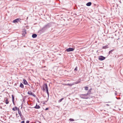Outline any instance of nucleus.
Masks as SVG:
<instances>
[{
  "instance_id": "f257e3e1",
  "label": "nucleus",
  "mask_w": 123,
  "mask_h": 123,
  "mask_svg": "<svg viewBox=\"0 0 123 123\" xmlns=\"http://www.w3.org/2000/svg\"><path fill=\"white\" fill-rule=\"evenodd\" d=\"M43 89L44 90H46L48 94H49L48 89L46 84H44L43 85Z\"/></svg>"
},
{
  "instance_id": "f03ea898",
  "label": "nucleus",
  "mask_w": 123,
  "mask_h": 123,
  "mask_svg": "<svg viewBox=\"0 0 123 123\" xmlns=\"http://www.w3.org/2000/svg\"><path fill=\"white\" fill-rule=\"evenodd\" d=\"M88 95V94H81L80 95V97L84 99H87L88 98V97L87 96Z\"/></svg>"
},
{
  "instance_id": "7ed1b4c3",
  "label": "nucleus",
  "mask_w": 123,
  "mask_h": 123,
  "mask_svg": "<svg viewBox=\"0 0 123 123\" xmlns=\"http://www.w3.org/2000/svg\"><path fill=\"white\" fill-rule=\"evenodd\" d=\"M105 58L103 56H101L98 57V59L100 61H102L105 59Z\"/></svg>"
},
{
  "instance_id": "20e7f679",
  "label": "nucleus",
  "mask_w": 123,
  "mask_h": 123,
  "mask_svg": "<svg viewBox=\"0 0 123 123\" xmlns=\"http://www.w3.org/2000/svg\"><path fill=\"white\" fill-rule=\"evenodd\" d=\"M74 50V49L73 48H69L67 49L66 51L67 52H70L73 51Z\"/></svg>"
},
{
  "instance_id": "39448f33",
  "label": "nucleus",
  "mask_w": 123,
  "mask_h": 123,
  "mask_svg": "<svg viewBox=\"0 0 123 123\" xmlns=\"http://www.w3.org/2000/svg\"><path fill=\"white\" fill-rule=\"evenodd\" d=\"M4 101L7 104H8L9 103V101H8V99L6 98H5Z\"/></svg>"
},
{
  "instance_id": "423d86ee",
  "label": "nucleus",
  "mask_w": 123,
  "mask_h": 123,
  "mask_svg": "<svg viewBox=\"0 0 123 123\" xmlns=\"http://www.w3.org/2000/svg\"><path fill=\"white\" fill-rule=\"evenodd\" d=\"M20 19L19 18H17L13 20V22L14 23H17Z\"/></svg>"
},
{
  "instance_id": "0eeeda50",
  "label": "nucleus",
  "mask_w": 123,
  "mask_h": 123,
  "mask_svg": "<svg viewBox=\"0 0 123 123\" xmlns=\"http://www.w3.org/2000/svg\"><path fill=\"white\" fill-rule=\"evenodd\" d=\"M23 83L24 84L26 85H27L28 84V83L24 79H23Z\"/></svg>"
},
{
  "instance_id": "6e6552de",
  "label": "nucleus",
  "mask_w": 123,
  "mask_h": 123,
  "mask_svg": "<svg viewBox=\"0 0 123 123\" xmlns=\"http://www.w3.org/2000/svg\"><path fill=\"white\" fill-rule=\"evenodd\" d=\"M18 113L19 115L22 118V114H21V112L18 109Z\"/></svg>"
},
{
  "instance_id": "1a4fd4ad",
  "label": "nucleus",
  "mask_w": 123,
  "mask_h": 123,
  "mask_svg": "<svg viewBox=\"0 0 123 123\" xmlns=\"http://www.w3.org/2000/svg\"><path fill=\"white\" fill-rule=\"evenodd\" d=\"M18 109L17 107H14L12 108V110L13 111H15L17 110Z\"/></svg>"
},
{
  "instance_id": "9d476101",
  "label": "nucleus",
  "mask_w": 123,
  "mask_h": 123,
  "mask_svg": "<svg viewBox=\"0 0 123 123\" xmlns=\"http://www.w3.org/2000/svg\"><path fill=\"white\" fill-rule=\"evenodd\" d=\"M91 4H92V3L91 2H89L87 3L86 4V5L87 6H90L91 5Z\"/></svg>"
},
{
  "instance_id": "9b49d317",
  "label": "nucleus",
  "mask_w": 123,
  "mask_h": 123,
  "mask_svg": "<svg viewBox=\"0 0 123 123\" xmlns=\"http://www.w3.org/2000/svg\"><path fill=\"white\" fill-rule=\"evenodd\" d=\"M36 109H39L40 108V107L39 105H37V104L34 107Z\"/></svg>"
},
{
  "instance_id": "f8f14e48",
  "label": "nucleus",
  "mask_w": 123,
  "mask_h": 123,
  "mask_svg": "<svg viewBox=\"0 0 123 123\" xmlns=\"http://www.w3.org/2000/svg\"><path fill=\"white\" fill-rule=\"evenodd\" d=\"M32 37L33 38H35L37 37V35L36 34H34L32 35Z\"/></svg>"
},
{
  "instance_id": "ddd939ff",
  "label": "nucleus",
  "mask_w": 123,
  "mask_h": 123,
  "mask_svg": "<svg viewBox=\"0 0 123 123\" xmlns=\"http://www.w3.org/2000/svg\"><path fill=\"white\" fill-rule=\"evenodd\" d=\"M12 102H13V104H14V97L13 95H12Z\"/></svg>"
},
{
  "instance_id": "4468645a",
  "label": "nucleus",
  "mask_w": 123,
  "mask_h": 123,
  "mask_svg": "<svg viewBox=\"0 0 123 123\" xmlns=\"http://www.w3.org/2000/svg\"><path fill=\"white\" fill-rule=\"evenodd\" d=\"M26 34V32L25 31H23L22 35L23 36H25V35Z\"/></svg>"
},
{
  "instance_id": "2eb2a0df",
  "label": "nucleus",
  "mask_w": 123,
  "mask_h": 123,
  "mask_svg": "<svg viewBox=\"0 0 123 123\" xmlns=\"http://www.w3.org/2000/svg\"><path fill=\"white\" fill-rule=\"evenodd\" d=\"M28 94L30 95H32V93L31 91H29L28 92Z\"/></svg>"
},
{
  "instance_id": "dca6fc26",
  "label": "nucleus",
  "mask_w": 123,
  "mask_h": 123,
  "mask_svg": "<svg viewBox=\"0 0 123 123\" xmlns=\"http://www.w3.org/2000/svg\"><path fill=\"white\" fill-rule=\"evenodd\" d=\"M20 86L22 88H23L24 87L22 83H21L20 85Z\"/></svg>"
},
{
  "instance_id": "f3484780",
  "label": "nucleus",
  "mask_w": 123,
  "mask_h": 123,
  "mask_svg": "<svg viewBox=\"0 0 123 123\" xmlns=\"http://www.w3.org/2000/svg\"><path fill=\"white\" fill-rule=\"evenodd\" d=\"M103 49H105L108 48L107 46H103Z\"/></svg>"
},
{
  "instance_id": "a211bd4d",
  "label": "nucleus",
  "mask_w": 123,
  "mask_h": 123,
  "mask_svg": "<svg viewBox=\"0 0 123 123\" xmlns=\"http://www.w3.org/2000/svg\"><path fill=\"white\" fill-rule=\"evenodd\" d=\"M88 87H87L86 86L85 87V89L86 90H88Z\"/></svg>"
},
{
  "instance_id": "6ab92c4d",
  "label": "nucleus",
  "mask_w": 123,
  "mask_h": 123,
  "mask_svg": "<svg viewBox=\"0 0 123 123\" xmlns=\"http://www.w3.org/2000/svg\"><path fill=\"white\" fill-rule=\"evenodd\" d=\"M69 120L70 121H74V120L72 118H70L69 119Z\"/></svg>"
},
{
  "instance_id": "aec40b11",
  "label": "nucleus",
  "mask_w": 123,
  "mask_h": 123,
  "mask_svg": "<svg viewBox=\"0 0 123 123\" xmlns=\"http://www.w3.org/2000/svg\"><path fill=\"white\" fill-rule=\"evenodd\" d=\"M63 99V98H62L60 100H59L58 101V102L60 103V102H61L62 101V100Z\"/></svg>"
},
{
  "instance_id": "412c9836",
  "label": "nucleus",
  "mask_w": 123,
  "mask_h": 123,
  "mask_svg": "<svg viewBox=\"0 0 123 123\" xmlns=\"http://www.w3.org/2000/svg\"><path fill=\"white\" fill-rule=\"evenodd\" d=\"M73 85V84H68L67 85H69V86H72V85Z\"/></svg>"
},
{
  "instance_id": "4be33fe9",
  "label": "nucleus",
  "mask_w": 123,
  "mask_h": 123,
  "mask_svg": "<svg viewBox=\"0 0 123 123\" xmlns=\"http://www.w3.org/2000/svg\"><path fill=\"white\" fill-rule=\"evenodd\" d=\"M32 95L34 97H35L36 96L33 93H32Z\"/></svg>"
},
{
  "instance_id": "5701e85b",
  "label": "nucleus",
  "mask_w": 123,
  "mask_h": 123,
  "mask_svg": "<svg viewBox=\"0 0 123 123\" xmlns=\"http://www.w3.org/2000/svg\"><path fill=\"white\" fill-rule=\"evenodd\" d=\"M77 70V67H76V68L74 69V70L75 71V70L76 71V70Z\"/></svg>"
},
{
  "instance_id": "b1692460",
  "label": "nucleus",
  "mask_w": 123,
  "mask_h": 123,
  "mask_svg": "<svg viewBox=\"0 0 123 123\" xmlns=\"http://www.w3.org/2000/svg\"><path fill=\"white\" fill-rule=\"evenodd\" d=\"M80 81H78V82L76 83V84H77V83H80Z\"/></svg>"
},
{
  "instance_id": "393cba45",
  "label": "nucleus",
  "mask_w": 123,
  "mask_h": 123,
  "mask_svg": "<svg viewBox=\"0 0 123 123\" xmlns=\"http://www.w3.org/2000/svg\"><path fill=\"white\" fill-rule=\"evenodd\" d=\"M21 123H25V122L24 121H22L21 122Z\"/></svg>"
},
{
  "instance_id": "a878e982",
  "label": "nucleus",
  "mask_w": 123,
  "mask_h": 123,
  "mask_svg": "<svg viewBox=\"0 0 123 123\" xmlns=\"http://www.w3.org/2000/svg\"><path fill=\"white\" fill-rule=\"evenodd\" d=\"M29 121H27L26 122V123H29Z\"/></svg>"
},
{
  "instance_id": "bb28decb",
  "label": "nucleus",
  "mask_w": 123,
  "mask_h": 123,
  "mask_svg": "<svg viewBox=\"0 0 123 123\" xmlns=\"http://www.w3.org/2000/svg\"><path fill=\"white\" fill-rule=\"evenodd\" d=\"M48 108H46V109H45V110H48Z\"/></svg>"
},
{
  "instance_id": "cd10ccee",
  "label": "nucleus",
  "mask_w": 123,
  "mask_h": 123,
  "mask_svg": "<svg viewBox=\"0 0 123 123\" xmlns=\"http://www.w3.org/2000/svg\"><path fill=\"white\" fill-rule=\"evenodd\" d=\"M106 105H107V106L109 105H108V104H106Z\"/></svg>"
},
{
  "instance_id": "c85d7f7f",
  "label": "nucleus",
  "mask_w": 123,
  "mask_h": 123,
  "mask_svg": "<svg viewBox=\"0 0 123 123\" xmlns=\"http://www.w3.org/2000/svg\"><path fill=\"white\" fill-rule=\"evenodd\" d=\"M115 94L117 95V94L116 93H115Z\"/></svg>"
},
{
  "instance_id": "c756f323",
  "label": "nucleus",
  "mask_w": 123,
  "mask_h": 123,
  "mask_svg": "<svg viewBox=\"0 0 123 123\" xmlns=\"http://www.w3.org/2000/svg\"><path fill=\"white\" fill-rule=\"evenodd\" d=\"M39 123H41V122H39Z\"/></svg>"
}]
</instances>
